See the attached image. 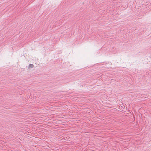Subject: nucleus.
I'll use <instances>...</instances> for the list:
<instances>
[{"mask_svg":"<svg viewBox=\"0 0 151 151\" xmlns=\"http://www.w3.org/2000/svg\"><path fill=\"white\" fill-rule=\"evenodd\" d=\"M34 67V65L32 64H30L29 65V67L30 68H33Z\"/></svg>","mask_w":151,"mask_h":151,"instance_id":"obj_1","label":"nucleus"}]
</instances>
